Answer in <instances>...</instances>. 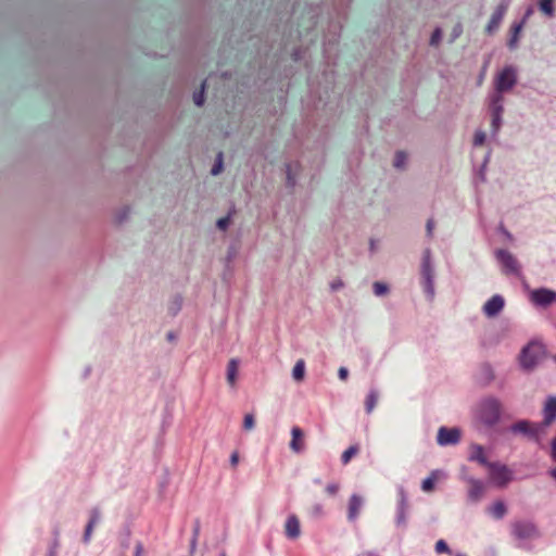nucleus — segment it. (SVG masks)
<instances>
[{"label": "nucleus", "mask_w": 556, "mask_h": 556, "mask_svg": "<svg viewBox=\"0 0 556 556\" xmlns=\"http://www.w3.org/2000/svg\"><path fill=\"white\" fill-rule=\"evenodd\" d=\"M204 89H205V81H203L201 84V89L193 93V102L198 106H201L204 103Z\"/></svg>", "instance_id": "nucleus-30"}, {"label": "nucleus", "mask_w": 556, "mask_h": 556, "mask_svg": "<svg viewBox=\"0 0 556 556\" xmlns=\"http://www.w3.org/2000/svg\"><path fill=\"white\" fill-rule=\"evenodd\" d=\"M362 556H376V555L372 553H366V554H363Z\"/></svg>", "instance_id": "nucleus-53"}, {"label": "nucleus", "mask_w": 556, "mask_h": 556, "mask_svg": "<svg viewBox=\"0 0 556 556\" xmlns=\"http://www.w3.org/2000/svg\"><path fill=\"white\" fill-rule=\"evenodd\" d=\"M239 463V453L236 451L230 455V464L236 467Z\"/></svg>", "instance_id": "nucleus-48"}, {"label": "nucleus", "mask_w": 556, "mask_h": 556, "mask_svg": "<svg viewBox=\"0 0 556 556\" xmlns=\"http://www.w3.org/2000/svg\"><path fill=\"white\" fill-rule=\"evenodd\" d=\"M144 552L143 545L141 542H137L135 546V555L134 556H142Z\"/></svg>", "instance_id": "nucleus-46"}, {"label": "nucleus", "mask_w": 556, "mask_h": 556, "mask_svg": "<svg viewBox=\"0 0 556 556\" xmlns=\"http://www.w3.org/2000/svg\"><path fill=\"white\" fill-rule=\"evenodd\" d=\"M58 548H59V541L55 539L48 552L47 556H56L58 555Z\"/></svg>", "instance_id": "nucleus-42"}, {"label": "nucleus", "mask_w": 556, "mask_h": 556, "mask_svg": "<svg viewBox=\"0 0 556 556\" xmlns=\"http://www.w3.org/2000/svg\"><path fill=\"white\" fill-rule=\"evenodd\" d=\"M220 556H226V553H225V552H223V553L220 554Z\"/></svg>", "instance_id": "nucleus-55"}, {"label": "nucleus", "mask_w": 556, "mask_h": 556, "mask_svg": "<svg viewBox=\"0 0 556 556\" xmlns=\"http://www.w3.org/2000/svg\"><path fill=\"white\" fill-rule=\"evenodd\" d=\"M517 83V71L513 66H506L494 77V87L496 92L510 90Z\"/></svg>", "instance_id": "nucleus-2"}, {"label": "nucleus", "mask_w": 556, "mask_h": 556, "mask_svg": "<svg viewBox=\"0 0 556 556\" xmlns=\"http://www.w3.org/2000/svg\"><path fill=\"white\" fill-rule=\"evenodd\" d=\"M511 431L525 434H533L532 426L528 421H519L511 426Z\"/></svg>", "instance_id": "nucleus-24"}, {"label": "nucleus", "mask_w": 556, "mask_h": 556, "mask_svg": "<svg viewBox=\"0 0 556 556\" xmlns=\"http://www.w3.org/2000/svg\"><path fill=\"white\" fill-rule=\"evenodd\" d=\"M358 452H359V446L357 444L351 445L341 455L342 464L348 465L351 462V459L358 454Z\"/></svg>", "instance_id": "nucleus-22"}, {"label": "nucleus", "mask_w": 556, "mask_h": 556, "mask_svg": "<svg viewBox=\"0 0 556 556\" xmlns=\"http://www.w3.org/2000/svg\"><path fill=\"white\" fill-rule=\"evenodd\" d=\"M239 362L236 358H231L227 365V382L235 387L237 381Z\"/></svg>", "instance_id": "nucleus-18"}, {"label": "nucleus", "mask_w": 556, "mask_h": 556, "mask_svg": "<svg viewBox=\"0 0 556 556\" xmlns=\"http://www.w3.org/2000/svg\"><path fill=\"white\" fill-rule=\"evenodd\" d=\"M223 169V153L219 152L216 157V162L212 167V175H218Z\"/></svg>", "instance_id": "nucleus-35"}, {"label": "nucleus", "mask_w": 556, "mask_h": 556, "mask_svg": "<svg viewBox=\"0 0 556 556\" xmlns=\"http://www.w3.org/2000/svg\"><path fill=\"white\" fill-rule=\"evenodd\" d=\"M377 402H378V393L372 390L369 392V394L367 395L366 401H365V407H366V412L368 414H370L374 410V408L377 405Z\"/></svg>", "instance_id": "nucleus-25"}, {"label": "nucleus", "mask_w": 556, "mask_h": 556, "mask_svg": "<svg viewBox=\"0 0 556 556\" xmlns=\"http://www.w3.org/2000/svg\"><path fill=\"white\" fill-rule=\"evenodd\" d=\"M549 475L556 480V467L549 470Z\"/></svg>", "instance_id": "nucleus-52"}, {"label": "nucleus", "mask_w": 556, "mask_h": 556, "mask_svg": "<svg viewBox=\"0 0 556 556\" xmlns=\"http://www.w3.org/2000/svg\"><path fill=\"white\" fill-rule=\"evenodd\" d=\"M441 40V30L440 28H437L430 39V45L437 46Z\"/></svg>", "instance_id": "nucleus-38"}, {"label": "nucleus", "mask_w": 556, "mask_h": 556, "mask_svg": "<svg viewBox=\"0 0 556 556\" xmlns=\"http://www.w3.org/2000/svg\"><path fill=\"white\" fill-rule=\"evenodd\" d=\"M462 432L458 428L440 427L438 430L437 442L439 445H454L460 440Z\"/></svg>", "instance_id": "nucleus-6"}, {"label": "nucleus", "mask_w": 556, "mask_h": 556, "mask_svg": "<svg viewBox=\"0 0 556 556\" xmlns=\"http://www.w3.org/2000/svg\"><path fill=\"white\" fill-rule=\"evenodd\" d=\"M511 532L517 539H532L538 535L535 526L527 521H517L513 523Z\"/></svg>", "instance_id": "nucleus-8"}, {"label": "nucleus", "mask_w": 556, "mask_h": 556, "mask_svg": "<svg viewBox=\"0 0 556 556\" xmlns=\"http://www.w3.org/2000/svg\"><path fill=\"white\" fill-rule=\"evenodd\" d=\"M285 534L290 540H296L301 535V525L298 516L290 515L285 522Z\"/></svg>", "instance_id": "nucleus-11"}, {"label": "nucleus", "mask_w": 556, "mask_h": 556, "mask_svg": "<svg viewBox=\"0 0 556 556\" xmlns=\"http://www.w3.org/2000/svg\"><path fill=\"white\" fill-rule=\"evenodd\" d=\"M552 457L556 462V437L554 438L552 442Z\"/></svg>", "instance_id": "nucleus-49"}, {"label": "nucleus", "mask_w": 556, "mask_h": 556, "mask_svg": "<svg viewBox=\"0 0 556 556\" xmlns=\"http://www.w3.org/2000/svg\"><path fill=\"white\" fill-rule=\"evenodd\" d=\"M287 180H288V184L290 186H293L295 184V180H294V176H293V173H292V166L291 165H288L287 166Z\"/></svg>", "instance_id": "nucleus-41"}, {"label": "nucleus", "mask_w": 556, "mask_h": 556, "mask_svg": "<svg viewBox=\"0 0 556 556\" xmlns=\"http://www.w3.org/2000/svg\"><path fill=\"white\" fill-rule=\"evenodd\" d=\"M343 281L341 279H336L330 283V288L332 291H337L341 288H343Z\"/></svg>", "instance_id": "nucleus-43"}, {"label": "nucleus", "mask_w": 556, "mask_h": 556, "mask_svg": "<svg viewBox=\"0 0 556 556\" xmlns=\"http://www.w3.org/2000/svg\"><path fill=\"white\" fill-rule=\"evenodd\" d=\"M230 223V217L229 216H226V217H222L217 220V227L220 229V230H226V228L228 227Z\"/></svg>", "instance_id": "nucleus-39"}, {"label": "nucleus", "mask_w": 556, "mask_h": 556, "mask_svg": "<svg viewBox=\"0 0 556 556\" xmlns=\"http://www.w3.org/2000/svg\"><path fill=\"white\" fill-rule=\"evenodd\" d=\"M507 11V4H500L495 11L492 14V17L489 22V31L492 30V28L497 27L502 18L504 17L505 13Z\"/></svg>", "instance_id": "nucleus-17"}, {"label": "nucleus", "mask_w": 556, "mask_h": 556, "mask_svg": "<svg viewBox=\"0 0 556 556\" xmlns=\"http://www.w3.org/2000/svg\"><path fill=\"white\" fill-rule=\"evenodd\" d=\"M101 519V511L98 507H94L90 510V519L86 526V529H85V532H84V542L85 543H89L90 539H91V535H92V532H93V528L98 525V522L100 521Z\"/></svg>", "instance_id": "nucleus-12"}, {"label": "nucleus", "mask_w": 556, "mask_h": 556, "mask_svg": "<svg viewBox=\"0 0 556 556\" xmlns=\"http://www.w3.org/2000/svg\"><path fill=\"white\" fill-rule=\"evenodd\" d=\"M554 359H555V362H556V355L554 356Z\"/></svg>", "instance_id": "nucleus-56"}, {"label": "nucleus", "mask_w": 556, "mask_h": 556, "mask_svg": "<svg viewBox=\"0 0 556 556\" xmlns=\"http://www.w3.org/2000/svg\"><path fill=\"white\" fill-rule=\"evenodd\" d=\"M199 535H200V522L195 521V525L193 527L192 539H191V542H190L191 551L195 549Z\"/></svg>", "instance_id": "nucleus-33"}, {"label": "nucleus", "mask_w": 556, "mask_h": 556, "mask_svg": "<svg viewBox=\"0 0 556 556\" xmlns=\"http://www.w3.org/2000/svg\"><path fill=\"white\" fill-rule=\"evenodd\" d=\"M482 311L486 312V302L482 305Z\"/></svg>", "instance_id": "nucleus-54"}, {"label": "nucleus", "mask_w": 556, "mask_h": 556, "mask_svg": "<svg viewBox=\"0 0 556 556\" xmlns=\"http://www.w3.org/2000/svg\"><path fill=\"white\" fill-rule=\"evenodd\" d=\"M513 479L511 470L498 463H489V483L497 486L506 485Z\"/></svg>", "instance_id": "nucleus-3"}, {"label": "nucleus", "mask_w": 556, "mask_h": 556, "mask_svg": "<svg viewBox=\"0 0 556 556\" xmlns=\"http://www.w3.org/2000/svg\"><path fill=\"white\" fill-rule=\"evenodd\" d=\"M406 159H407V156H406V154L403 151L396 152L394 161H393V166L396 167V168L404 167Z\"/></svg>", "instance_id": "nucleus-32"}, {"label": "nucleus", "mask_w": 556, "mask_h": 556, "mask_svg": "<svg viewBox=\"0 0 556 556\" xmlns=\"http://www.w3.org/2000/svg\"><path fill=\"white\" fill-rule=\"evenodd\" d=\"M464 479L468 483V497L472 502H478L482 498L484 493V485L481 480L475 479L471 476H467L466 469L463 470Z\"/></svg>", "instance_id": "nucleus-7"}, {"label": "nucleus", "mask_w": 556, "mask_h": 556, "mask_svg": "<svg viewBox=\"0 0 556 556\" xmlns=\"http://www.w3.org/2000/svg\"><path fill=\"white\" fill-rule=\"evenodd\" d=\"M255 426V419L253 414H247L243 419V429L245 431H251Z\"/></svg>", "instance_id": "nucleus-34"}, {"label": "nucleus", "mask_w": 556, "mask_h": 556, "mask_svg": "<svg viewBox=\"0 0 556 556\" xmlns=\"http://www.w3.org/2000/svg\"><path fill=\"white\" fill-rule=\"evenodd\" d=\"M290 448L296 454L303 452L305 448V434L304 431L298 426H294L291 429Z\"/></svg>", "instance_id": "nucleus-10"}, {"label": "nucleus", "mask_w": 556, "mask_h": 556, "mask_svg": "<svg viewBox=\"0 0 556 556\" xmlns=\"http://www.w3.org/2000/svg\"><path fill=\"white\" fill-rule=\"evenodd\" d=\"M433 228H434V222L432 218L428 219L427 222V225H426V229H427V235L429 237L432 236V232H433Z\"/></svg>", "instance_id": "nucleus-44"}, {"label": "nucleus", "mask_w": 556, "mask_h": 556, "mask_svg": "<svg viewBox=\"0 0 556 556\" xmlns=\"http://www.w3.org/2000/svg\"><path fill=\"white\" fill-rule=\"evenodd\" d=\"M421 275L424 278V289L430 299L434 295L433 270L431 267L430 250H426L422 256Z\"/></svg>", "instance_id": "nucleus-5"}, {"label": "nucleus", "mask_w": 556, "mask_h": 556, "mask_svg": "<svg viewBox=\"0 0 556 556\" xmlns=\"http://www.w3.org/2000/svg\"><path fill=\"white\" fill-rule=\"evenodd\" d=\"M338 376L341 380H346L349 376V370L345 367H340L338 370Z\"/></svg>", "instance_id": "nucleus-45"}, {"label": "nucleus", "mask_w": 556, "mask_h": 556, "mask_svg": "<svg viewBox=\"0 0 556 556\" xmlns=\"http://www.w3.org/2000/svg\"><path fill=\"white\" fill-rule=\"evenodd\" d=\"M363 503H364L363 498L357 494H353L350 497L349 507H348V519L350 521H355L357 519L361 508L363 506Z\"/></svg>", "instance_id": "nucleus-13"}, {"label": "nucleus", "mask_w": 556, "mask_h": 556, "mask_svg": "<svg viewBox=\"0 0 556 556\" xmlns=\"http://www.w3.org/2000/svg\"><path fill=\"white\" fill-rule=\"evenodd\" d=\"M531 301L540 306H547L556 301V292L541 288L532 291Z\"/></svg>", "instance_id": "nucleus-9"}, {"label": "nucleus", "mask_w": 556, "mask_h": 556, "mask_svg": "<svg viewBox=\"0 0 556 556\" xmlns=\"http://www.w3.org/2000/svg\"><path fill=\"white\" fill-rule=\"evenodd\" d=\"M435 552L438 554H442V553H450V548L446 544V542L444 540H439L437 543H435Z\"/></svg>", "instance_id": "nucleus-36"}, {"label": "nucleus", "mask_w": 556, "mask_h": 556, "mask_svg": "<svg viewBox=\"0 0 556 556\" xmlns=\"http://www.w3.org/2000/svg\"><path fill=\"white\" fill-rule=\"evenodd\" d=\"M491 511L494 518L501 519L506 514V506L503 502H496L493 504Z\"/></svg>", "instance_id": "nucleus-26"}, {"label": "nucleus", "mask_w": 556, "mask_h": 556, "mask_svg": "<svg viewBox=\"0 0 556 556\" xmlns=\"http://www.w3.org/2000/svg\"><path fill=\"white\" fill-rule=\"evenodd\" d=\"M484 140H485V134L482 130H479L475 135L473 144L476 147H480L484 143Z\"/></svg>", "instance_id": "nucleus-37"}, {"label": "nucleus", "mask_w": 556, "mask_h": 556, "mask_svg": "<svg viewBox=\"0 0 556 556\" xmlns=\"http://www.w3.org/2000/svg\"><path fill=\"white\" fill-rule=\"evenodd\" d=\"M523 25H525V20H522L519 23H515L511 26L510 35H509V39H508V47L510 49H515L517 47Z\"/></svg>", "instance_id": "nucleus-16"}, {"label": "nucleus", "mask_w": 556, "mask_h": 556, "mask_svg": "<svg viewBox=\"0 0 556 556\" xmlns=\"http://www.w3.org/2000/svg\"><path fill=\"white\" fill-rule=\"evenodd\" d=\"M372 289H374V293L377 295V296H381V295H384L388 293L389 291V288L386 283L383 282H380V281H376L374 282L372 285Z\"/></svg>", "instance_id": "nucleus-29"}, {"label": "nucleus", "mask_w": 556, "mask_h": 556, "mask_svg": "<svg viewBox=\"0 0 556 556\" xmlns=\"http://www.w3.org/2000/svg\"><path fill=\"white\" fill-rule=\"evenodd\" d=\"M540 10L548 16L554 13L553 0H540Z\"/></svg>", "instance_id": "nucleus-28"}, {"label": "nucleus", "mask_w": 556, "mask_h": 556, "mask_svg": "<svg viewBox=\"0 0 556 556\" xmlns=\"http://www.w3.org/2000/svg\"><path fill=\"white\" fill-rule=\"evenodd\" d=\"M468 459L470 462H476L482 466H486V454L484 452L483 446L478 444H472L470 446V453Z\"/></svg>", "instance_id": "nucleus-15"}, {"label": "nucleus", "mask_w": 556, "mask_h": 556, "mask_svg": "<svg viewBox=\"0 0 556 556\" xmlns=\"http://www.w3.org/2000/svg\"><path fill=\"white\" fill-rule=\"evenodd\" d=\"M305 375V363L303 359H299L293 369H292V377L296 381H302Z\"/></svg>", "instance_id": "nucleus-23"}, {"label": "nucleus", "mask_w": 556, "mask_h": 556, "mask_svg": "<svg viewBox=\"0 0 556 556\" xmlns=\"http://www.w3.org/2000/svg\"><path fill=\"white\" fill-rule=\"evenodd\" d=\"M489 426L500 418L501 404L494 399H489Z\"/></svg>", "instance_id": "nucleus-20"}, {"label": "nucleus", "mask_w": 556, "mask_h": 556, "mask_svg": "<svg viewBox=\"0 0 556 556\" xmlns=\"http://www.w3.org/2000/svg\"><path fill=\"white\" fill-rule=\"evenodd\" d=\"M340 486L338 483H329L325 491L327 492V494L329 495H336L339 491Z\"/></svg>", "instance_id": "nucleus-40"}, {"label": "nucleus", "mask_w": 556, "mask_h": 556, "mask_svg": "<svg viewBox=\"0 0 556 556\" xmlns=\"http://www.w3.org/2000/svg\"><path fill=\"white\" fill-rule=\"evenodd\" d=\"M545 354L544 345L540 342H530L520 353V365L526 370H531Z\"/></svg>", "instance_id": "nucleus-1"}, {"label": "nucleus", "mask_w": 556, "mask_h": 556, "mask_svg": "<svg viewBox=\"0 0 556 556\" xmlns=\"http://www.w3.org/2000/svg\"><path fill=\"white\" fill-rule=\"evenodd\" d=\"M501 98L496 96L493 100L494 111L492 116V127L494 130H497L501 124V113L503 111L502 106L498 105Z\"/></svg>", "instance_id": "nucleus-21"}, {"label": "nucleus", "mask_w": 556, "mask_h": 556, "mask_svg": "<svg viewBox=\"0 0 556 556\" xmlns=\"http://www.w3.org/2000/svg\"><path fill=\"white\" fill-rule=\"evenodd\" d=\"M463 31V28H462V25L460 24H457L454 29H453V33H452V40L456 39Z\"/></svg>", "instance_id": "nucleus-47"}, {"label": "nucleus", "mask_w": 556, "mask_h": 556, "mask_svg": "<svg viewBox=\"0 0 556 556\" xmlns=\"http://www.w3.org/2000/svg\"><path fill=\"white\" fill-rule=\"evenodd\" d=\"M543 415L545 425H551L556 419V396L551 395L546 399Z\"/></svg>", "instance_id": "nucleus-14"}, {"label": "nucleus", "mask_w": 556, "mask_h": 556, "mask_svg": "<svg viewBox=\"0 0 556 556\" xmlns=\"http://www.w3.org/2000/svg\"><path fill=\"white\" fill-rule=\"evenodd\" d=\"M435 480H437V477H435L434 472H432L428 478H426L422 481V484H421L422 491L427 492V493L433 491Z\"/></svg>", "instance_id": "nucleus-27"}, {"label": "nucleus", "mask_w": 556, "mask_h": 556, "mask_svg": "<svg viewBox=\"0 0 556 556\" xmlns=\"http://www.w3.org/2000/svg\"><path fill=\"white\" fill-rule=\"evenodd\" d=\"M324 514V507L321 504L316 503L308 508V515L313 518L321 517Z\"/></svg>", "instance_id": "nucleus-31"}, {"label": "nucleus", "mask_w": 556, "mask_h": 556, "mask_svg": "<svg viewBox=\"0 0 556 556\" xmlns=\"http://www.w3.org/2000/svg\"><path fill=\"white\" fill-rule=\"evenodd\" d=\"M502 271L506 275H520V266L517 258L506 250H497L495 252Z\"/></svg>", "instance_id": "nucleus-4"}, {"label": "nucleus", "mask_w": 556, "mask_h": 556, "mask_svg": "<svg viewBox=\"0 0 556 556\" xmlns=\"http://www.w3.org/2000/svg\"><path fill=\"white\" fill-rule=\"evenodd\" d=\"M485 164H486V159H485V160H483L482 165H481V169H483V167L485 166ZM479 177H480V179H481V180H483V173H482V170H480V173H479Z\"/></svg>", "instance_id": "nucleus-51"}, {"label": "nucleus", "mask_w": 556, "mask_h": 556, "mask_svg": "<svg viewBox=\"0 0 556 556\" xmlns=\"http://www.w3.org/2000/svg\"><path fill=\"white\" fill-rule=\"evenodd\" d=\"M180 306H181V300L177 299L175 301V308H174V312H173L174 315L180 309Z\"/></svg>", "instance_id": "nucleus-50"}, {"label": "nucleus", "mask_w": 556, "mask_h": 556, "mask_svg": "<svg viewBox=\"0 0 556 556\" xmlns=\"http://www.w3.org/2000/svg\"><path fill=\"white\" fill-rule=\"evenodd\" d=\"M505 301L501 295H493L489 300V316H494L500 313L504 307Z\"/></svg>", "instance_id": "nucleus-19"}]
</instances>
